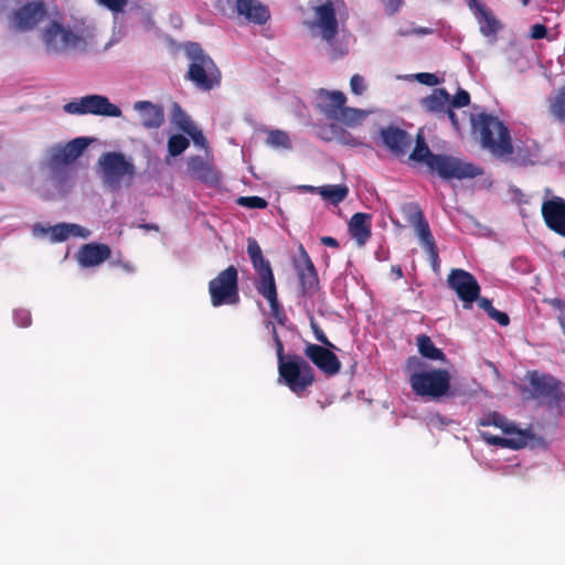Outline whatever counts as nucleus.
I'll use <instances>...</instances> for the list:
<instances>
[{"mask_svg": "<svg viewBox=\"0 0 565 565\" xmlns=\"http://www.w3.org/2000/svg\"><path fill=\"white\" fill-rule=\"evenodd\" d=\"M342 142L345 145H351V146H356L359 143L355 141V139L350 134H345L343 136Z\"/></svg>", "mask_w": 565, "mask_h": 565, "instance_id": "nucleus-57", "label": "nucleus"}, {"mask_svg": "<svg viewBox=\"0 0 565 565\" xmlns=\"http://www.w3.org/2000/svg\"><path fill=\"white\" fill-rule=\"evenodd\" d=\"M190 65L186 78L201 90H211L221 84V71L198 43H190L186 47Z\"/></svg>", "mask_w": 565, "mask_h": 565, "instance_id": "nucleus-7", "label": "nucleus"}, {"mask_svg": "<svg viewBox=\"0 0 565 565\" xmlns=\"http://www.w3.org/2000/svg\"><path fill=\"white\" fill-rule=\"evenodd\" d=\"M423 362L417 356H411L406 361V370L411 372L409 384L413 392L422 397L437 399L445 396L450 388V374L445 369L430 371H417Z\"/></svg>", "mask_w": 565, "mask_h": 565, "instance_id": "nucleus-6", "label": "nucleus"}, {"mask_svg": "<svg viewBox=\"0 0 565 565\" xmlns=\"http://www.w3.org/2000/svg\"><path fill=\"white\" fill-rule=\"evenodd\" d=\"M247 254L252 262L253 268L257 274V278L255 280V288L257 292L268 301L270 313L274 319L279 324L285 326L288 318L278 299L274 271L269 260L263 256V252L258 242L253 237L247 238Z\"/></svg>", "mask_w": 565, "mask_h": 565, "instance_id": "nucleus-3", "label": "nucleus"}, {"mask_svg": "<svg viewBox=\"0 0 565 565\" xmlns=\"http://www.w3.org/2000/svg\"><path fill=\"white\" fill-rule=\"evenodd\" d=\"M303 189L311 193L318 191V188H315L312 185H305Z\"/></svg>", "mask_w": 565, "mask_h": 565, "instance_id": "nucleus-61", "label": "nucleus"}, {"mask_svg": "<svg viewBox=\"0 0 565 565\" xmlns=\"http://www.w3.org/2000/svg\"><path fill=\"white\" fill-rule=\"evenodd\" d=\"M310 326H311V329H312L316 340L319 341L322 344V347L326 345L328 348L337 349V347L328 339V337L326 335L323 330L318 326L317 322L311 320Z\"/></svg>", "mask_w": 565, "mask_h": 565, "instance_id": "nucleus-43", "label": "nucleus"}, {"mask_svg": "<svg viewBox=\"0 0 565 565\" xmlns=\"http://www.w3.org/2000/svg\"><path fill=\"white\" fill-rule=\"evenodd\" d=\"M417 347L423 358L434 361H445L446 359L445 353L438 349L431 339L426 334H420L417 337Z\"/></svg>", "mask_w": 565, "mask_h": 565, "instance_id": "nucleus-29", "label": "nucleus"}, {"mask_svg": "<svg viewBox=\"0 0 565 565\" xmlns=\"http://www.w3.org/2000/svg\"><path fill=\"white\" fill-rule=\"evenodd\" d=\"M408 159L417 163H424L429 173L436 174L443 180L471 179L481 175L483 172L481 168L463 162L454 156L434 153L420 134L416 136L415 147Z\"/></svg>", "mask_w": 565, "mask_h": 565, "instance_id": "nucleus-1", "label": "nucleus"}, {"mask_svg": "<svg viewBox=\"0 0 565 565\" xmlns=\"http://www.w3.org/2000/svg\"><path fill=\"white\" fill-rule=\"evenodd\" d=\"M550 111L558 121L565 122V86L551 99Z\"/></svg>", "mask_w": 565, "mask_h": 565, "instance_id": "nucleus-33", "label": "nucleus"}, {"mask_svg": "<svg viewBox=\"0 0 565 565\" xmlns=\"http://www.w3.org/2000/svg\"><path fill=\"white\" fill-rule=\"evenodd\" d=\"M209 294L213 307L238 303V271L236 267L230 265L210 280Z\"/></svg>", "mask_w": 565, "mask_h": 565, "instance_id": "nucleus-9", "label": "nucleus"}, {"mask_svg": "<svg viewBox=\"0 0 565 565\" xmlns=\"http://www.w3.org/2000/svg\"><path fill=\"white\" fill-rule=\"evenodd\" d=\"M448 287L456 292L462 301L465 309H471L472 303L479 298L481 288L476 277L461 268H454L447 276Z\"/></svg>", "mask_w": 565, "mask_h": 565, "instance_id": "nucleus-12", "label": "nucleus"}, {"mask_svg": "<svg viewBox=\"0 0 565 565\" xmlns=\"http://www.w3.org/2000/svg\"><path fill=\"white\" fill-rule=\"evenodd\" d=\"M55 11H56V14H57V15H61V12H60V10L57 9V7H55Z\"/></svg>", "mask_w": 565, "mask_h": 565, "instance_id": "nucleus-64", "label": "nucleus"}, {"mask_svg": "<svg viewBox=\"0 0 565 565\" xmlns=\"http://www.w3.org/2000/svg\"><path fill=\"white\" fill-rule=\"evenodd\" d=\"M503 161H511L515 166H530L533 164L532 154L529 149L518 147L514 149L513 154H511L508 159H502Z\"/></svg>", "mask_w": 565, "mask_h": 565, "instance_id": "nucleus-38", "label": "nucleus"}, {"mask_svg": "<svg viewBox=\"0 0 565 565\" xmlns=\"http://www.w3.org/2000/svg\"><path fill=\"white\" fill-rule=\"evenodd\" d=\"M488 316L502 327H507L510 323L509 316L505 312L497 310L495 308H493Z\"/></svg>", "mask_w": 565, "mask_h": 565, "instance_id": "nucleus-47", "label": "nucleus"}, {"mask_svg": "<svg viewBox=\"0 0 565 565\" xmlns=\"http://www.w3.org/2000/svg\"><path fill=\"white\" fill-rule=\"evenodd\" d=\"M317 98L319 109L328 119L335 117V114L347 103V96L340 90L320 88L317 92Z\"/></svg>", "mask_w": 565, "mask_h": 565, "instance_id": "nucleus-25", "label": "nucleus"}, {"mask_svg": "<svg viewBox=\"0 0 565 565\" xmlns=\"http://www.w3.org/2000/svg\"><path fill=\"white\" fill-rule=\"evenodd\" d=\"M478 302V306L484 310L488 315L491 312V310L494 308L492 306V301L486 297H480L476 300Z\"/></svg>", "mask_w": 565, "mask_h": 565, "instance_id": "nucleus-54", "label": "nucleus"}, {"mask_svg": "<svg viewBox=\"0 0 565 565\" xmlns=\"http://www.w3.org/2000/svg\"><path fill=\"white\" fill-rule=\"evenodd\" d=\"M531 0H521L522 4L523 6H527L530 3Z\"/></svg>", "mask_w": 565, "mask_h": 565, "instance_id": "nucleus-63", "label": "nucleus"}, {"mask_svg": "<svg viewBox=\"0 0 565 565\" xmlns=\"http://www.w3.org/2000/svg\"><path fill=\"white\" fill-rule=\"evenodd\" d=\"M403 3H404V0H385L386 12L388 14L396 13Z\"/></svg>", "mask_w": 565, "mask_h": 565, "instance_id": "nucleus-50", "label": "nucleus"}, {"mask_svg": "<svg viewBox=\"0 0 565 565\" xmlns=\"http://www.w3.org/2000/svg\"><path fill=\"white\" fill-rule=\"evenodd\" d=\"M139 227L145 228L147 231H149V230H152V231H156V232L159 231V226L157 224H153V223L141 224V225H139Z\"/></svg>", "mask_w": 565, "mask_h": 565, "instance_id": "nucleus-59", "label": "nucleus"}, {"mask_svg": "<svg viewBox=\"0 0 565 565\" xmlns=\"http://www.w3.org/2000/svg\"><path fill=\"white\" fill-rule=\"evenodd\" d=\"M445 116L448 117V119L450 120L451 125L454 126V128L456 130L460 129L458 117H457L456 113L452 110L451 106H447Z\"/></svg>", "mask_w": 565, "mask_h": 565, "instance_id": "nucleus-55", "label": "nucleus"}, {"mask_svg": "<svg viewBox=\"0 0 565 565\" xmlns=\"http://www.w3.org/2000/svg\"><path fill=\"white\" fill-rule=\"evenodd\" d=\"M547 35V29L544 24H534L531 28V38L534 40H541L546 38Z\"/></svg>", "mask_w": 565, "mask_h": 565, "instance_id": "nucleus-49", "label": "nucleus"}, {"mask_svg": "<svg viewBox=\"0 0 565 565\" xmlns=\"http://www.w3.org/2000/svg\"><path fill=\"white\" fill-rule=\"evenodd\" d=\"M267 142L273 147L290 148L289 136L282 130H270Z\"/></svg>", "mask_w": 565, "mask_h": 565, "instance_id": "nucleus-39", "label": "nucleus"}, {"mask_svg": "<svg viewBox=\"0 0 565 565\" xmlns=\"http://www.w3.org/2000/svg\"><path fill=\"white\" fill-rule=\"evenodd\" d=\"M49 17V8L44 0L28 1L12 12L11 24L19 32H31Z\"/></svg>", "mask_w": 565, "mask_h": 565, "instance_id": "nucleus-11", "label": "nucleus"}, {"mask_svg": "<svg viewBox=\"0 0 565 565\" xmlns=\"http://www.w3.org/2000/svg\"><path fill=\"white\" fill-rule=\"evenodd\" d=\"M51 233L52 242H65L71 236L84 237L86 238L89 235V231L77 225L70 223H58L49 228Z\"/></svg>", "mask_w": 565, "mask_h": 565, "instance_id": "nucleus-28", "label": "nucleus"}, {"mask_svg": "<svg viewBox=\"0 0 565 565\" xmlns=\"http://www.w3.org/2000/svg\"><path fill=\"white\" fill-rule=\"evenodd\" d=\"M402 212L405 215L407 222L412 226L418 224L419 221L425 218L420 206L415 202H411V203L403 205Z\"/></svg>", "mask_w": 565, "mask_h": 565, "instance_id": "nucleus-37", "label": "nucleus"}, {"mask_svg": "<svg viewBox=\"0 0 565 565\" xmlns=\"http://www.w3.org/2000/svg\"><path fill=\"white\" fill-rule=\"evenodd\" d=\"M541 212L546 226L565 237V200L561 196H553L543 202Z\"/></svg>", "mask_w": 565, "mask_h": 565, "instance_id": "nucleus-19", "label": "nucleus"}, {"mask_svg": "<svg viewBox=\"0 0 565 565\" xmlns=\"http://www.w3.org/2000/svg\"><path fill=\"white\" fill-rule=\"evenodd\" d=\"M416 77L419 83L427 86H435L439 83L438 77L433 73H418Z\"/></svg>", "mask_w": 565, "mask_h": 565, "instance_id": "nucleus-48", "label": "nucleus"}, {"mask_svg": "<svg viewBox=\"0 0 565 565\" xmlns=\"http://www.w3.org/2000/svg\"><path fill=\"white\" fill-rule=\"evenodd\" d=\"M318 193L332 204H339L347 199L349 189L343 184L323 185L318 188Z\"/></svg>", "mask_w": 565, "mask_h": 565, "instance_id": "nucleus-30", "label": "nucleus"}, {"mask_svg": "<svg viewBox=\"0 0 565 565\" xmlns=\"http://www.w3.org/2000/svg\"><path fill=\"white\" fill-rule=\"evenodd\" d=\"M173 116L175 124L179 126V122H184L185 119L191 120V118L181 109L178 104H174L173 107Z\"/></svg>", "mask_w": 565, "mask_h": 565, "instance_id": "nucleus-51", "label": "nucleus"}, {"mask_svg": "<svg viewBox=\"0 0 565 565\" xmlns=\"http://www.w3.org/2000/svg\"><path fill=\"white\" fill-rule=\"evenodd\" d=\"M469 104L470 94L465 89L460 88L452 98L449 97V106H451L452 108L466 107Z\"/></svg>", "mask_w": 565, "mask_h": 565, "instance_id": "nucleus-41", "label": "nucleus"}, {"mask_svg": "<svg viewBox=\"0 0 565 565\" xmlns=\"http://www.w3.org/2000/svg\"><path fill=\"white\" fill-rule=\"evenodd\" d=\"M88 145L87 138L78 137L65 145L52 147L49 152L47 167L53 173H60L79 158Z\"/></svg>", "mask_w": 565, "mask_h": 565, "instance_id": "nucleus-13", "label": "nucleus"}, {"mask_svg": "<svg viewBox=\"0 0 565 565\" xmlns=\"http://www.w3.org/2000/svg\"><path fill=\"white\" fill-rule=\"evenodd\" d=\"M320 242L322 245L332 247V248H339V246H340L339 242L332 236H322L320 238Z\"/></svg>", "mask_w": 565, "mask_h": 565, "instance_id": "nucleus-56", "label": "nucleus"}, {"mask_svg": "<svg viewBox=\"0 0 565 565\" xmlns=\"http://www.w3.org/2000/svg\"><path fill=\"white\" fill-rule=\"evenodd\" d=\"M119 265L126 270L127 273L134 271V266L130 263H119Z\"/></svg>", "mask_w": 565, "mask_h": 565, "instance_id": "nucleus-60", "label": "nucleus"}, {"mask_svg": "<svg viewBox=\"0 0 565 565\" xmlns=\"http://www.w3.org/2000/svg\"><path fill=\"white\" fill-rule=\"evenodd\" d=\"M186 170L192 178L201 182L215 184L220 181V174L214 166L200 156L189 158Z\"/></svg>", "mask_w": 565, "mask_h": 565, "instance_id": "nucleus-24", "label": "nucleus"}, {"mask_svg": "<svg viewBox=\"0 0 565 565\" xmlns=\"http://www.w3.org/2000/svg\"><path fill=\"white\" fill-rule=\"evenodd\" d=\"M477 19L480 23V32L484 36L495 35L501 28L500 22L489 8L482 9V13L477 15Z\"/></svg>", "mask_w": 565, "mask_h": 565, "instance_id": "nucleus-32", "label": "nucleus"}, {"mask_svg": "<svg viewBox=\"0 0 565 565\" xmlns=\"http://www.w3.org/2000/svg\"><path fill=\"white\" fill-rule=\"evenodd\" d=\"M413 227H415L417 236L425 250L437 246L426 218L419 221V223L414 225Z\"/></svg>", "mask_w": 565, "mask_h": 565, "instance_id": "nucleus-34", "label": "nucleus"}, {"mask_svg": "<svg viewBox=\"0 0 565 565\" xmlns=\"http://www.w3.org/2000/svg\"><path fill=\"white\" fill-rule=\"evenodd\" d=\"M64 111L71 115H87L120 117L121 109L109 102L104 95H86L64 105Z\"/></svg>", "mask_w": 565, "mask_h": 565, "instance_id": "nucleus-10", "label": "nucleus"}, {"mask_svg": "<svg viewBox=\"0 0 565 565\" xmlns=\"http://www.w3.org/2000/svg\"><path fill=\"white\" fill-rule=\"evenodd\" d=\"M294 267L297 271L302 295L313 296L319 290L318 273L302 244L299 245L298 255L294 258Z\"/></svg>", "mask_w": 565, "mask_h": 565, "instance_id": "nucleus-16", "label": "nucleus"}, {"mask_svg": "<svg viewBox=\"0 0 565 565\" xmlns=\"http://www.w3.org/2000/svg\"><path fill=\"white\" fill-rule=\"evenodd\" d=\"M364 117L365 113L363 110L343 105L332 120H338L349 127H353L361 124Z\"/></svg>", "mask_w": 565, "mask_h": 565, "instance_id": "nucleus-31", "label": "nucleus"}, {"mask_svg": "<svg viewBox=\"0 0 565 565\" xmlns=\"http://www.w3.org/2000/svg\"><path fill=\"white\" fill-rule=\"evenodd\" d=\"M190 141L183 135H172L168 140V151L171 157H178L189 147Z\"/></svg>", "mask_w": 565, "mask_h": 565, "instance_id": "nucleus-36", "label": "nucleus"}, {"mask_svg": "<svg viewBox=\"0 0 565 565\" xmlns=\"http://www.w3.org/2000/svg\"><path fill=\"white\" fill-rule=\"evenodd\" d=\"M428 255V258H429V262H430V265H431V268L434 271H437L439 270V267H440V258H439V252H438V248L437 246L435 247H431L429 249H426L425 250Z\"/></svg>", "mask_w": 565, "mask_h": 565, "instance_id": "nucleus-46", "label": "nucleus"}, {"mask_svg": "<svg viewBox=\"0 0 565 565\" xmlns=\"http://www.w3.org/2000/svg\"><path fill=\"white\" fill-rule=\"evenodd\" d=\"M15 319L21 327H28L31 323V317L26 311L17 312Z\"/></svg>", "mask_w": 565, "mask_h": 565, "instance_id": "nucleus-53", "label": "nucleus"}, {"mask_svg": "<svg viewBox=\"0 0 565 565\" xmlns=\"http://www.w3.org/2000/svg\"><path fill=\"white\" fill-rule=\"evenodd\" d=\"M104 179L109 185H118L124 177L132 178L135 166L121 152H106L99 159Z\"/></svg>", "mask_w": 565, "mask_h": 565, "instance_id": "nucleus-15", "label": "nucleus"}, {"mask_svg": "<svg viewBox=\"0 0 565 565\" xmlns=\"http://www.w3.org/2000/svg\"><path fill=\"white\" fill-rule=\"evenodd\" d=\"M90 31L85 23L64 25L55 17L42 30L41 39L49 54H64L70 51H85Z\"/></svg>", "mask_w": 565, "mask_h": 565, "instance_id": "nucleus-5", "label": "nucleus"}, {"mask_svg": "<svg viewBox=\"0 0 565 565\" xmlns=\"http://www.w3.org/2000/svg\"><path fill=\"white\" fill-rule=\"evenodd\" d=\"M473 132L479 134L481 148L497 159H508L514 152L509 127L498 117L480 113L470 116Z\"/></svg>", "mask_w": 565, "mask_h": 565, "instance_id": "nucleus-2", "label": "nucleus"}, {"mask_svg": "<svg viewBox=\"0 0 565 565\" xmlns=\"http://www.w3.org/2000/svg\"><path fill=\"white\" fill-rule=\"evenodd\" d=\"M422 106L427 113L441 118L449 106V93L445 88H437L429 96L423 98Z\"/></svg>", "mask_w": 565, "mask_h": 565, "instance_id": "nucleus-26", "label": "nucleus"}, {"mask_svg": "<svg viewBox=\"0 0 565 565\" xmlns=\"http://www.w3.org/2000/svg\"><path fill=\"white\" fill-rule=\"evenodd\" d=\"M98 4L107 8L113 12H120L128 4L129 0H96Z\"/></svg>", "mask_w": 565, "mask_h": 565, "instance_id": "nucleus-44", "label": "nucleus"}, {"mask_svg": "<svg viewBox=\"0 0 565 565\" xmlns=\"http://www.w3.org/2000/svg\"><path fill=\"white\" fill-rule=\"evenodd\" d=\"M179 128L188 134L196 146L202 148L207 147L206 138L203 132L193 124L192 120L185 119L184 122H179Z\"/></svg>", "mask_w": 565, "mask_h": 565, "instance_id": "nucleus-35", "label": "nucleus"}, {"mask_svg": "<svg viewBox=\"0 0 565 565\" xmlns=\"http://www.w3.org/2000/svg\"><path fill=\"white\" fill-rule=\"evenodd\" d=\"M334 348L307 343L303 350L305 356L327 376L337 375L341 370V361L333 353Z\"/></svg>", "mask_w": 565, "mask_h": 565, "instance_id": "nucleus-17", "label": "nucleus"}, {"mask_svg": "<svg viewBox=\"0 0 565 565\" xmlns=\"http://www.w3.org/2000/svg\"><path fill=\"white\" fill-rule=\"evenodd\" d=\"M478 426H494L502 429V431L507 435H513L511 437L504 438L493 436L487 431H481L482 438L490 445L508 447L511 449H520L527 444L529 434L515 429L513 424L508 423L505 417L497 412L490 413L486 417L480 418L478 420Z\"/></svg>", "mask_w": 565, "mask_h": 565, "instance_id": "nucleus-8", "label": "nucleus"}, {"mask_svg": "<svg viewBox=\"0 0 565 565\" xmlns=\"http://www.w3.org/2000/svg\"><path fill=\"white\" fill-rule=\"evenodd\" d=\"M391 271L396 276V278H402L403 277V270H402V267L401 266H392L391 268Z\"/></svg>", "mask_w": 565, "mask_h": 565, "instance_id": "nucleus-58", "label": "nucleus"}, {"mask_svg": "<svg viewBox=\"0 0 565 565\" xmlns=\"http://www.w3.org/2000/svg\"><path fill=\"white\" fill-rule=\"evenodd\" d=\"M271 337L276 348L279 379L292 393L301 395L316 381L313 369L302 356L296 353L285 354L284 343L275 326L271 327Z\"/></svg>", "mask_w": 565, "mask_h": 565, "instance_id": "nucleus-4", "label": "nucleus"}, {"mask_svg": "<svg viewBox=\"0 0 565 565\" xmlns=\"http://www.w3.org/2000/svg\"><path fill=\"white\" fill-rule=\"evenodd\" d=\"M350 88L354 95H362L366 89L363 76L354 74L350 79Z\"/></svg>", "mask_w": 565, "mask_h": 565, "instance_id": "nucleus-45", "label": "nucleus"}, {"mask_svg": "<svg viewBox=\"0 0 565 565\" xmlns=\"http://www.w3.org/2000/svg\"><path fill=\"white\" fill-rule=\"evenodd\" d=\"M349 231L360 245H364L371 237V215L361 212L353 214L349 223Z\"/></svg>", "mask_w": 565, "mask_h": 565, "instance_id": "nucleus-27", "label": "nucleus"}, {"mask_svg": "<svg viewBox=\"0 0 565 565\" xmlns=\"http://www.w3.org/2000/svg\"><path fill=\"white\" fill-rule=\"evenodd\" d=\"M134 109L139 113L141 125L146 129H158L164 122V109L161 105L138 100L134 104Z\"/></svg>", "mask_w": 565, "mask_h": 565, "instance_id": "nucleus-23", "label": "nucleus"}, {"mask_svg": "<svg viewBox=\"0 0 565 565\" xmlns=\"http://www.w3.org/2000/svg\"><path fill=\"white\" fill-rule=\"evenodd\" d=\"M232 0H227L231 2ZM234 10L249 23L264 25L270 19L268 7L259 0H234Z\"/></svg>", "mask_w": 565, "mask_h": 565, "instance_id": "nucleus-20", "label": "nucleus"}, {"mask_svg": "<svg viewBox=\"0 0 565 565\" xmlns=\"http://www.w3.org/2000/svg\"><path fill=\"white\" fill-rule=\"evenodd\" d=\"M550 303L553 308L558 310L557 320L561 326L562 332L565 335V301L559 298H554L550 300Z\"/></svg>", "mask_w": 565, "mask_h": 565, "instance_id": "nucleus-42", "label": "nucleus"}, {"mask_svg": "<svg viewBox=\"0 0 565 565\" xmlns=\"http://www.w3.org/2000/svg\"><path fill=\"white\" fill-rule=\"evenodd\" d=\"M236 202L238 205L247 209H266L268 206V202L257 195L239 196Z\"/></svg>", "mask_w": 565, "mask_h": 565, "instance_id": "nucleus-40", "label": "nucleus"}, {"mask_svg": "<svg viewBox=\"0 0 565 565\" xmlns=\"http://www.w3.org/2000/svg\"><path fill=\"white\" fill-rule=\"evenodd\" d=\"M429 32H430V30H429V29H426V28L420 29V30H418V31H417V33H419V34H427V33H429Z\"/></svg>", "mask_w": 565, "mask_h": 565, "instance_id": "nucleus-62", "label": "nucleus"}, {"mask_svg": "<svg viewBox=\"0 0 565 565\" xmlns=\"http://www.w3.org/2000/svg\"><path fill=\"white\" fill-rule=\"evenodd\" d=\"M383 145L396 158H403L409 150L413 138L404 129L390 125L380 130Z\"/></svg>", "mask_w": 565, "mask_h": 565, "instance_id": "nucleus-18", "label": "nucleus"}, {"mask_svg": "<svg viewBox=\"0 0 565 565\" xmlns=\"http://www.w3.org/2000/svg\"><path fill=\"white\" fill-rule=\"evenodd\" d=\"M111 255L108 245L102 243H88L83 245L77 254L78 263L82 267H96L107 260Z\"/></svg>", "mask_w": 565, "mask_h": 565, "instance_id": "nucleus-22", "label": "nucleus"}, {"mask_svg": "<svg viewBox=\"0 0 565 565\" xmlns=\"http://www.w3.org/2000/svg\"><path fill=\"white\" fill-rule=\"evenodd\" d=\"M531 397L545 403L550 408L558 407L563 402V392L559 382L551 375H539L532 372L530 375Z\"/></svg>", "mask_w": 565, "mask_h": 565, "instance_id": "nucleus-14", "label": "nucleus"}, {"mask_svg": "<svg viewBox=\"0 0 565 565\" xmlns=\"http://www.w3.org/2000/svg\"><path fill=\"white\" fill-rule=\"evenodd\" d=\"M316 24L321 30L324 41L331 43L338 34V20L331 1L316 8Z\"/></svg>", "mask_w": 565, "mask_h": 565, "instance_id": "nucleus-21", "label": "nucleus"}, {"mask_svg": "<svg viewBox=\"0 0 565 565\" xmlns=\"http://www.w3.org/2000/svg\"><path fill=\"white\" fill-rule=\"evenodd\" d=\"M467 4L471 11H473L475 15H479L482 13V9H487L488 7L480 2L479 0H467Z\"/></svg>", "mask_w": 565, "mask_h": 565, "instance_id": "nucleus-52", "label": "nucleus"}]
</instances>
